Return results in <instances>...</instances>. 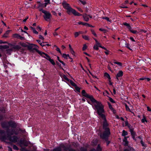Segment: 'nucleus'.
Listing matches in <instances>:
<instances>
[{
    "mask_svg": "<svg viewBox=\"0 0 151 151\" xmlns=\"http://www.w3.org/2000/svg\"><path fill=\"white\" fill-rule=\"evenodd\" d=\"M5 132L3 130H0V138L4 140H9L10 141L14 143L17 142L18 140V138L15 136H11V135L14 134L17 135L18 134L19 132L16 131L15 130L13 129L11 130H8L7 131V136L4 135V134Z\"/></svg>",
    "mask_w": 151,
    "mask_h": 151,
    "instance_id": "1",
    "label": "nucleus"
},
{
    "mask_svg": "<svg viewBox=\"0 0 151 151\" xmlns=\"http://www.w3.org/2000/svg\"><path fill=\"white\" fill-rule=\"evenodd\" d=\"M86 98L87 99V101L91 105V103H93V107L94 109L96 111L97 113L99 111V110L104 107L100 102L97 101L92 95L87 93L86 92Z\"/></svg>",
    "mask_w": 151,
    "mask_h": 151,
    "instance_id": "2",
    "label": "nucleus"
},
{
    "mask_svg": "<svg viewBox=\"0 0 151 151\" xmlns=\"http://www.w3.org/2000/svg\"><path fill=\"white\" fill-rule=\"evenodd\" d=\"M105 112L104 107L103 108L99 110L97 113L99 116L101 118L104 120L103 122V128L104 129V130H106V129H110L108 127L109 124L107 122L106 116L104 114Z\"/></svg>",
    "mask_w": 151,
    "mask_h": 151,
    "instance_id": "3",
    "label": "nucleus"
},
{
    "mask_svg": "<svg viewBox=\"0 0 151 151\" xmlns=\"http://www.w3.org/2000/svg\"><path fill=\"white\" fill-rule=\"evenodd\" d=\"M62 4L63 7L67 9V12L69 14H70L71 13H72L75 16H79L81 15V14L79 13L75 9L72 8L70 5L65 1H63L62 3Z\"/></svg>",
    "mask_w": 151,
    "mask_h": 151,
    "instance_id": "4",
    "label": "nucleus"
},
{
    "mask_svg": "<svg viewBox=\"0 0 151 151\" xmlns=\"http://www.w3.org/2000/svg\"><path fill=\"white\" fill-rule=\"evenodd\" d=\"M39 11H41L44 14L43 17L45 21H49L50 20L52 15L49 12L42 9H40Z\"/></svg>",
    "mask_w": 151,
    "mask_h": 151,
    "instance_id": "5",
    "label": "nucleus"
},
{
    "mask_svg": "<svg viewBox=\"0 0 151 151\" xmlns=\"http://www.w3.org/2000/svg\"><path fill=\"white\" fill-rule=\"evenodd\" d=\"M110 134V130H108V129H107L106 130H104L102 134H100V137L102 139L104 140L108 138Z\"/></svg>",
    "mask_w": 151,
    "mask_h": 151,
    "instance_id": "6",
    "label": "nucleus"
},
{
    "mask_svg": "<svg viewBox=\"0 0 151 151\" xmlns=\"http://www.w3.org/2000/svg\"><path fill=\"white\" fill-rule=\"evenodd\" d=\"M27 47L28 49L31 51L35 50L38 54L41 53V51L38 50L39 48L38 46L36 45L31 44L28 45Z\"/></svg>",
    "mask_w": 151,
    "mask_h": 151,
    "instance_id": "7",
    "label": "nucleus"
},
{
    "mask_svg": "<svg viewBox=\"0 0 151 151\" xmlns=\"http://www.w3.org/2000/svg\"><path fill=\"white\" fill-rule=\"evenodd\" d=\"M68 147L63 144H61L59 147L55 148V151H67Z\"/></svg>",
    "mask_w": 151,
    "mask_h": 151,
    "instance_id": "8",
    "label": "nucleus"
},
{
    "mask_svg": "<svg viewBox=\"0 0 151 151\" xmlns=\"http://www.w3.org/2000/svg\"><path fill=\"white\" fill-rule=\"evenodd\" d=\"M19 144L20 146L22 147V145L24 146L27 147L28 146L29 143L28 142L25 140H20L19 142Z\"/></svg>",
    "mask_w": 151,
    "mask_h": 151,
    "instance_id": "9",
    "label": "nucleus"
},
{
    "mask_svg": "<svg viewBox=\"0 0 151 151\" xmlns=\"http://www.w3.org/2000/svg\"><path fill=\"white\" fill-rule=\"evenodd\" d=\"M9 128L11 127L13 128H15L17 127V124L14 122L10 121L8 122Z\"/></svg>",
    "mask_w": 151,
    "mask_h": 151,
    "instance_id": "10",
    "label": "nucleus"
},
{
    "mask_svg": "<svg viewBox=\"0 0 151 151\" xmlns=\"http://www.w3.org/2000/svg\"><path fill=\"white\" fill-rule=\"evenodd\" d=\"M9 45L12 47L11 48L12 49L13 51L14 50H18L21 48V47L19 45H14L11 44H9Z\"/></svg>",
    "mask_w": 151,
    "mask_h": 151,
    "instance_id": "11",
    "label": "nucleus"
},
{
    "mask_svg": "<svg viewBox=\"0 0 151 151\" xmlns=\"http://www.w3.org/2000/svg\"><path fill=\"white\" fill-rule=\"evenodd\" d=\"M123 72L122 70H119L118 73L116 75V77L117 81L119 80V78L122 77L123 75Z\"/></svg>",
    "mask_w": 151,
    "mask_h": 151,
    "instance_id": "12",
    "label": "nucleus"
},
{
    "mask_svg": "<svg viewBox=\"0 0 151 151\" xmlns=\"http://www.w3.org/2000/svg\"><path fill=\"white\" fill-rule=\"evenodd\" d=\"M1 126L3 128H5L7 130H9L8 122H4L1 123Z\"/></svg>",
    "mask_w": 151,
    "mask_h": 151,
    "instance_id": "13",
    "label": "nucleus"
},
{
    "mask_svg": "<svg viewBox=\"0 0 151 151\" xmlns=\"http://www.w3.org/2000/svg\"><path fill=\"white\" fill-rule=\"evenodd\" d=\"M88 9L87 7L86 8V22H88L89 19L90 18L91 19L92 17L89 14H86V13L88 12Z\"/></svg>",
    "mask_w": 151,
    "mask_h": 151,
    "instance_id": "14",
    "label": "nucleus"
},
{
    "mask_svg": "<svg viewBox=\"0 0 151 151\" xmlns=\"http://www.w3.org/2000/svg\"><path fill=\"white\" fill-rule=\"evenodd\" d=\"M128 148H126L124 149L123 151H135V150L134 148L130 146H128Z\"/></svg>",
    "mask_w": 151,
    "mask_h": 151,
    "instance_id": "15",
    "label": "nucleus"
},
{
    "mask_svg": "<svg viewBox=\"0 0 151 151\" xmlns=\"http://www.w3.org/2000/svg\"><path fill=\"white\" fill-rule=\"evenodd\" d=\"M123 24L127 27V28L129 31L130 29H132V28L129 23L127 22L123 23Z\"/></svg>",
    "mask_w": 151,
    "mask_h": 151,
    "instance_id": "16",
    "label": "nucleus"
},
{
    "mask_svg": "<svg viewBox=\"0 0 151 151\" xmlns=\"http://www.w3.org/2000/svg\"><path fill=\"white\" fill-rule=\"evenodd\" d=\"M41 53H42L43 54H44L45 55V58L47 59V60H49L51 58L50 57V56L47 54H46L44 52H41V53H40V54H41Z\"/></svg>",
    "mask_w": 151,
    "mask_h": 151,
    "instance_id": "17",
    "label": "nucleus"
},
{
    "mask_svg": "<svg viewBox=\"0 0 151 151\" xmlns=\"http://www.w3.org/2000/svg\"><path fill=\"white\" fill-rule=\"evenodd\" d=\"M10 31L9 30L7 31L5 33H4L2 37L4 38H7L8 37V35L9 34Z\"/></svg>",
    "mask_w": 151,
    "mask_h": 151,
    "instance_id": "18",
    "label": "nucleus"
},
{
    "mask_svg": "<svg viewBox=\"0 0 151 151\" xmlns=\"http://www.w3.org/2000/svg\"><path fill=\"white\" fill-rule=\"evenodd\" d=\"M96 151H102V148L101 146V145L100 144H99L97 146L96 149Z\"/></svg>",
    "mask_w": 151,
    "mask_h": 151,
    "instance_id": "19",
    "label": "nucleus"
},
{
    "mask_svg": "<svg viewBox=\"0 0 151 151\" xmlns=\"http://www.w3.org/2000/svg\"><path fill=\"white\" fill-rule=\"evenodd\" d=\"M125 47L129 49L130 51H132V50L130 48V45L129 44H128L127 42H125Z\"/></svg>",
    "mask_w": 151,
    "mask_h": 151,
    "instance_id": "20",
    "label": "nucleus"
},
{
    "mask_svg": "<svg viewBox=\"0 0 151 151\" xmlns=\"http://www.w3.org/2000/svg\"><path fill=\"white\" fill-rule=\"evenodd\" d=\"M62 56L65 59H67V58L69 57L70 59H72V58L70 57V56L69 54H63Z\"/></svg>",
    "mask_w": 151,
    "mask_h": 151,
    "instance_id": "21",
    "label": "nucleus"
},
{
    "mask_svg": "<svg viewBox=\"0 0 151 151\" xmlns=\"http://www.w3.org/2000/svg\"><path fill=\"white\" fill-rule=\"evenodd\" d=\"M142 123H145V122H147L148 121L146 119V117L145 115H143V118L141 120Z\"/></svg>",
    "mask_w": 151,
    "mask_h": 151,
    "instance_id": "22",
    "label": "nucleus"
},
{
    "mask_svg": "<svg viewBox=\"0 0 151 151\" xmlns=\"http://www.w3.org/2000/svg\"><path fill=\"white\" fill-rule=\"evenodd\" d=\"M44 7V4L42 3H41L40 4H38V6L37 7V8L39 9V10L40 9H42V8H41V7Z\"/></svg>",
    "mask_w": 151,
    "mask_h": 151,
    "instance_id": "23",
    "label": "nucleus"
},
{
    "mask_svg": "<svg viewBox=\"0 0 151 151\" xmlns=\"http://www.w3.org/2000/svg\"><path fill=\"white\" fill-rule=\"evenodd\" d=\"M45 3H44V7H46L47 4H50V0H44Z\"/></svg>",
    "mask_w": 151,
    "mask_h": 151,
    "instance_id": "24",
    "label": "nucleus"
},
{
    "mask_svg": "<svg viewBox=\"0 0 151 151\" xmlns=\"http://www.w3.org/2000/svg\"><path fill=\"white\" fill-rule=\"evenodd\" d=\"M128 133L127 131H125V130H123L122 131V136H124L125 137V136L127 135Z\"/></svg>",
    "mask_w": 151,
    "mask_h": 151,
    "instance_id": "25",
    "label": "nucleus"
},
{
    "mask_svg": "<svg viewBox=\"0 0 151 151\" xmlns=\"http://www.w3.org/2000/svg\"><path fill=\"white\" fill-rule=\"evenodd\" d=\"M36 41L42 47L44 46H45V45L44 44V43H45L44 42H41V41L40 40H37Z\"/></svg>",
    "mask_w": 151,
    "mask_h": 151,
    "instance_id": "26",
    "label": "nucleus"
},
{
    "mask_svg": "<svg viewBox=\"0 0 151 151\" xmlns=\"http://www.w3.org/2000/svg\"><path fill=\"white\" fill-rule=\"evenodd\" d=\"M13 51L12 49V48L7 49L6 50V53L9 55H10L12 52Z\"/></svg>",
    "mask_w": 151,
    "mask_h": 151,
    "instance_id": "27",
    "label": "nucleus"
},
{
    "mask_svg": "<svg viewBox=\"0 0 151 151\" xmlns=\"http://www.w3.org/2000/svg\"><path fill=\"white\" fill-rule=\"evenodd\" d=\"M62 77L63 78L65 79L67 81L69 82L70 79H69L65 75H63Z\"/></svg>",
    "mask_w": 151,
    "mask_h": 151,
    "instance_id": "28",
    "label": "nucleus"
},
{
    "mask_svg": "<svg viewBox=\"0 0 151 151\" xmlns=\"http://www.w3.org/2000/svg\"><path fill=\"white\" fill-rule=\"evenodd\" d=\"M104 76L106 77L109 80H110L111 79L110 76L107 73H104Z\"/></svg>",
    "mask_w": 151,
    "mask_h": 151,
    "instance_id": "29",
    "label": "nucleus"
},
{
    "mask_svg": "<svg viewBox=\"0 0 151 151\" xmlns=\"http://www.w3.org/2000/svg\"><path fill=\"white\" fill-rule=\"evenodd\" d=\"M75 24L76 25H78L80 24H82L83 25H85V23L81 21H79L78 22H76Z\"/></svg>",
    "mask_w": 151,
    "mask_h": 151,
    "instance_id": "30",
    "label": "nucleus"
},
{
    "mask_svg": "<svg viewBox=\"0 0 151 151\" xmlns=\"http://www.w3.org/2000/svg\"><path fill=\"white\" fill-rule=\"evenodd\" d=\"M128 127L129 128L130 132H131V130H134V128H133V126L130 124H129Z\"/></svg>",
    "mask_w": 151,
    "mask_h": 151,
    "instance_id": "31",
    "label": "nucleus"
},
{
    "mask_svg": "<svg viewBox=\"0 0 151 151\" xmlns=\"http://www.w3.org/2000/svg\"><path fill=\"white\" fill-rule=\"evenodd\" d=\"M130 133L132 136H136V132L134 131V130H131Z\"/></svg>",
    "mask_w": 151,
    "mask_h": 151,
    "instance_id": "32",
    "label": "nucleus"
},
{
    "mask_svg": "<svg viewBox=\"0 0 151 151\" xmlns=\"http://www.w3.org/2000/svg\"><path fill=\"white\" fill-rule=\"evenodd\" d=\"M29 151H38L37 150V148L33 146L31 149Z\"/></svg>",
    "mask_w": 151,
    "mask_h": 151,
    "instance_id": "33",
    "label": "nucleus"
},
{
    "mask_svg": "<svg viewBox=\"0 0 151 151\" xmlns=\"http://www.w3.org/2000/svg\"><path fill=\"white\" fill-rule=\"evenodd\" d=\"M140 143L142 145V146L146 147H147V144H145L144 143V142H143L142 140H141Z\"/></svg>",
    "mask_w": 151,
    "mask_h": 151,
    "instance_id": "34",
    "label": "nucleus"
},
{
    "mask_svg": "<svg viewBox=\"0 0 151 151\" xmlns=\"http://www.w3.org/2000/svg\"><path fill=\"white\" fill-rule=\"evenodd\" d=\"M104 140L106 143V146H108L110 143V141L108 140V138Z\"/></svg>",
    "mask_w": 151,
    "mask_h": 151,
    "instance_id": "35",
    "label": "nucleus"
},
{
    "mask_svg": "<svg viewBox=\"0 0 151 151\" xmlns=\"http://www.w3.org/2000/svg\"><path fill=\"white\" fill-rule=\"evenodd\" d=\"M99 29L100 31L103 32L104 33H106L107 32V30L104 29L100 28Z\"/></svg>",
    "mask_w": 151,
    "mask_h": 151,
    "instance_id": "36",
    "label": "nucleus"
},
{
    "mask_svg": "<svg viewBox=\"0 0 151 151\" xmlns=\"http://www.w3.org/2000/svg\"><path fill=\"white\" fill-rule=\"evenodd\" d=\"M129 31L131 32L133 34H137L138 33V32L136 30H132V29H130Z\"/></svg>",
    "mask_w": 151,
    "mask_h": 151,
    "instance_id": "37",
    "label": "nucleus"
},
{
    "mask_svg": "<svg viewBox=\"0 0 151 151\" xmlns=\"http://www.w3.org/2000/svg\"><path fill=\"white\" fill-rule=\"evenodd\" d=\"M20 35L17 34H14L13 35V36L14 38L19 39V37Z\"/></svg>",
    "mask_w": 151,
    "mask_h": 151,
    "instance_id": "38",
    "label": "nucleus"
},
{
    "mask_svg": "<svg viewBox=\"0 0 151 151\" xmlns=\"http://www.w3.org/2000/svg\"><path fill=\"white\" fill-rule=\"evenodd\" d=\"M109 101L111 103H115V101L113 99L111 98V97H109Z\"/></svg>",
    "mask_w": 151,
    "mask_h": 151,
    "instance_id": "39",
    "label": "nucleus"
},
{
    "mask_svg": "<svg viewBox=\"0 0 151 151\" xmlns=\"http://www.w3.org/2000/svg\"><path fill=\"white\" fill-rule=\"evenodd\" d=\"M102 19L107 20V21H108V22H111V21L109 19V18L108 17H102Z\"/></svg>",
    "mask_w": 151,
    "mask_h": 151,
    "instance_id": "40",
    "label": "nucleus"
},
{
    "mask_svg": "<svg viewBox=\"0 0 151 151\" xmlns=\"http://www.w3.org/2000/svg\"><path fill=\"white\" fill-rule=\"evenodd\" d=\"M124 4V3L121 4V6H119L120 7L123 8H127V6H125Z\"/></svg>",
    "mask_w": 151,
    "mask_h": 151,
    "instance_id": "41",
    "label": "nucleus"
},
{
    "mask_svg": "<svg viewBox=\"0 0 151 151\" xmlns=\"http://www.w3.org/2000/svg\"><path fill=\"white\" fill-rule=\"evenodd\" d=\"M128 143H129V142L127 141L124 142L123 143V145H124V146H127L128 147V146H129L128 145Z\"/></svg>",
    "mask_w": 151,
    "mask_h": 151,
    "instance_id": "42",
    "label": "nucleus"
},
{
    "mask_svg": "<svg viewBox=\"0 0 151 151\" xmlns=\"http://www.w3.org/2000/svg\"><path fill=\"white\" fill-rule=\"evenodd\" d=\"M69 82H70V84L74 87L76 85L72 80H70Z\"/></svg>",
    "mask_w": 151,
    "mask_h": 151,
    "instance_id": "43",
    "label": "nucleus"
},
{
    "mask_svg": "<svg viewBox=\"0 0 151 151\" xmlns=\"http://www.w3.org/2000/svg\"><path fill=\"white\" fill-rule=\"evenodd\" d=\"M49 61L50 62V63L53 65H54L55 64V63L54 61V60L50 58Z\"/></svg>",
    "mask_w": 151,
    "mask_h": 151,
    "instance_id": "44",
    "label": "nucleus"
},
{
    "mask_svg": "<svg viewBox=\"0 0 151 151\" xmlns=\"http://www.w3.org/2000/svg\"><path fill=\"white\" fill-rule=\"evenodd\" d=\"M114 64H116L119 65V66H122V63H121V62H114Z\"/></svg>",
    "mask_w": 151,
    "mask_h": 151,
    "instance_id": "45",
    "label": "nucleus"
},
{
    "mask_svg": "<svg viewBox=\"0 0 151 151\" xmlns=\"http://www.w3.org/2000/svg\"><path fill=\"white\" fill-rule=\"evenodd\" d=\"M91 31L92 33L93 34V35H94L95 37L97 36V35L96 33L95 32L94 30H93V29H91Z\"/></svg>",
    "mask_w": 151,
    "mask_h": 151,
    "instance_id": "46",
    "label": "nucleus"
},
{
    "mask_svg": "<svg viewBox=\"0 0 151 151\" xmlns=\"http://www.w3.org/2000/svg\"><path fill=\"white\" fill-rule=\"evenodd\" d=\"M1 48L4 49L8 48L9 47V46L6 45L1 46Z\"/></svg>",
    "mask_w": 151,
    "mask_h": 151,
    "instance_id": "47",
    "label": "nucleus"
},
{
    "mask_svg": "<svg viewBox=\"0 0 151 151\" xmlns=\"http://www.w3.org/2000/svg\"><path fill=\"white\" fill-rule=\"evenodd\" d=\"M75 90L78 92H80V88L78 87V86H77V85L75 86Z\"/></svg>",
    "mask_w": 151,
    "mask_h": 151,
    "instance_id": "48",
    "label": "nucleus"
},
{
    "mask_svg": "<svg viewBox=\"0 0 151 151\" xmlns=\"http://www.w3.org/2000/svg\"><path fill=\"white\" fill-rule=\"evenodd\" d=\"M72 145L75 147H77L78 146V143H73Z\"/></svg>",
    "mask_w": 151,
    "mask_h": 151,
    "instance_id": "49",
    "label": "nucleus"
},
{
    "mask_svg": "<svg viewBox=\"0 0 151 151\" xmlns=\"http://www.w3.org/2000/svg\"><path fill=\"white\" fill-rule=\"evenodd\" d=\"M86 26L92 27H94V26H93L91 25H90V24L88 23H86Z\"/></svg>",
    "mask_w": 151,
    "mask_h": 151,
    "instance_id": "50",
    "label": "nucleus"
},
{
    "mask_svg": "<svg viewBox=\"0 0 151 151\" xmlns=\"http://www.w3.org/2000/svg\"><path fill=\"white\" fill-rule=\"evenodd\" d=\"M125 106L126 109L127 110H128L129 111H131V110L129 107V106H128V105L126 104H125Z\"/></svg>",
    "mask_w": 151,
    "mask_h": 151,
    "instance_id": "51",
    "label": "nucleus"
},
{
    "mask_svg": "<svg viewBox=\"0 0 151 151\" xmlns=\"http://www.w3.org/2000/svg\"><path fill=\"white\" fill-rule=\"evenodd\" d=\"M94 49L98 50L99 49V47L97 45H94L93 47Z\"/></svg>",
    "mask_w": 151,
    "mask_h": 151,
    "instance_id": "52",
    "label": "nucleus"
},
{
    "mask_svg": "<svg viewBox=\"0 0 151 151\" xmlns=\"http://www.w3.org/2000/svg\"><path fill=\"white\" fill-rule=\"evenodd\" d=\"M53 35L54 37L58 36V33L56 32V31H54V32L53 33Z\"/></svg>",
    "mask_w": 151,
    "mask_h": 151,
    "instance_id": "53",
    "label": "nucleus"
},
{
    "mask_svg": "<svg viewBox=\"0 0 151 151\" xmlns=\"http://www.w3.org/2000/svg\"><path fill=\"white\" fill-rule=\"evenodd\" d=\"M79 33L78 32H76L74 33V36L75 37H77L79 35Z\"/></svg>",
    "mask_w": 151,
    "mask_h": 151,
    "instance_id": "54",
    "label": "nucleus"
},
{
    "mask_svg": "<svg viewBox=\"0 0 151 151\" xmlns=\"http://www.w3.org/2000/svg\"><path fill=\"white\" fill-rule=\"evenodd\" d=\"M20 150L21 151H29V150L26 149L25 148H22Z\"/></svg>",
    "mask_w": 151,
    "mask_h": 151,
    "instance_id": "55",
    "label": "nucleus"
},
{
    "mask_svg": "<svg viewBox=\"0 0 151 151\" xmlns=\"http://www.w3.org/2000/svg\"><path fill=\"white\" fill-rule=\"evenodd\" d=\"M70 52L71 54L74 56L75 55V52L74 51L73 49H71V50H70Z\"/></svg>",
    "mask_w": 151,
    "mask_h": 151,
    "instance_id": "56",
    "label": "nucleus"
},
{
    "mask_svg": "<svg viewBox=\"0 0 151 151\" xmlns=\"http://www.w3.org/2000/svg\"><path fill=\"white\" fill-rule=\"evenodd\" d=\"M13 148L14 149L16 150H19L18 148L16 145H14L13 146Z\"/></svg>",
    "mask_w": 151,
    "mask_h": 151,
    "instance_id": "57",
    "label": "nucleus"
},
{
    "mask_svg": "<svg viewBox=\"0 0 151 151\" xmlns=\"http://www.w3.org/2000/svg\"><path fill=\"white\" fill-rule=\"evenodd\" d=\"M111 110L113 114H116V110L113 108Z\"/></svg>",
    "mask_w": 151,
    "mask_h": 151,
    "instance_id": "58",
    "label": "nucleus"
},
{
    "mask_svg": "<svg viewBox=\"0 0 151 151\" xmlns=\"http://www.w3.org/2000/svg\"><path fill=\"white\" fill-rule=\"evenodd\" d=\"M56 50L61 55H62V53L61 52L60 50L59 47H57Z\"/></svg>",
    "mask_w": 151,
    "mask_h": 151,
    "instance_id": "59",
    "label": "nucleus"
},
{
    "mask_svg": "<svg viewBox=\"0 0 151 151\" xmlns=\"http://www.w3.org/2000/svg\"><path fill=\"white\" fill-rule=\"evenodd\" d=\"M39 38L42 40H43L44 39V38L43 37L40 35H39Z\"/></svg>",
    "mask_w": 151,
    "mask_h": 151,
    "instance_id": "60",
    "label": "nucleus"
},
{
    "mask_svg": "<svg viewBox=\"0 0 151 151\" xmlns=\"http://www.w3.org/2000/svg\"><path fill=\"white\" fill-rule=\"evenodd\" d=\"M129 124L128 122L127 121H125V126H127V127Z\"/></svg>",
    "mask_w": 151,
    "mask_h": 151,
    "instance_id": "61",
    "label": "nucleus"
},
{
    "mask_svg": "<svg viewBox=\"0 0 151 151\" xmlns=\"http://www.w3.org/2000/svg\"><path fill=\"white\" fill-rule=\"evenodd\" d=\"M19 39H20L21 40H23L24 39V38L23 37L21 36L20 35L19 37Z\"/></svg>",
    "mask_w": 151,
    "mask_h": 151,
    "instance_id": "62",
    "label": "nucleus"
},
{
    "mask_svg": "<svg viewBox=\"0 0 151 151\" xmlns=\"http://www.w3.org/2000/svg\"><path fill=\"white\" fill-rule=\"evenodd\" d=\"M130 39L133 42H135V41L134 40V39L133 38V37H130Z\"/></svg>",
    "mask_w": 151,
    "mask_h": 151,
    "instance_id": "63",
    "label": "nucleus"
},
{
    "mask_svg": "<svg viewBox=\"0 0 151 151\" xmlns=\"http://www.w3.org/2000/svg\"><path fill=\"white\" fill-rule=\"evenodd\" d=\"M147 108L148 111H151V109H150L149 106H147Z\"/></svg>",
    "mask_w": 151,
    "mask_h": 151,
    "instance_id": "64",
    "label": "nucleus"
}]
</instances>
